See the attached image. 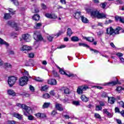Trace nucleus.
<instances>
[{"label": "nucleus", "instance_id": "55", "mask_svg": "<svg viewBox=\"0 0 124 124\" xmlns=\"http://www.w3.org/2000/svg\"><path fill=\"white\" fill-rule=\"evenodd\" d=\"M27 66H33V64L31 62H28L26 63Z\"/></svg>", "mask_w": 124, "mask_h": 124}, {"label": "nucleus", "instance_id": "37", "mask_svg": "<svg viewBox=\"0 0 124 124\" xmlns=\"http://www.w3.org/2000/svg\"><path fill=\"white\" fill-rule=\"evenodd\" d=\"M0 44L1 45L3 44L4 45H5L7 47H8V46H9V45L8 44V43L4 41V40H3L2 39H0Z\"/></svg>", "mask_w": 124, "mask_h": 124}, {"label": "nucleus", "instance_id": "38", "mask_svg": "<svg viewBox=\"0 0 124 124\" xmlns=\"http://www.w3.org/2000/svg\"><path fill=\"white\" fill-rule=\"evenodd\" d=\"M72 104L75 105L76 106H79L80 105V102L79 101H73Z\"/></svg>", "mask_w": 124, "mask_h": 124}, {"label": "nucleus", "instance_id": "54", "mask_svg": "<svg viewBox=\"0 0 124 124\" xmlns=\"http://www.w3.org/2000/svg\"><path fill=\"white\" fill-rule=\"evenodd\" d=\"M104 33L103 31H99L97 32V35L98 36H101V35H102V34Z\"/></svg>", "mask_w": 124, "mask_h": 124}, {"label": "nucleus", "instance_id": "64", "mask_svg": "<svg viewBox=\"0 0 124 124\" xmlns=\"http://www.w3.org/2000/svg\"><path fill=\"white\" fill-rule=\"evenodd\" d=\"M121 23H122L123 24H124V17H121V18L120 19V21Z\"/></svg>", "mask_w": 124, "mask_h": 124}, {"label": "nucleus", "instance_id": "18", "mask_svg": "<svg viewBox=\"0 0 124 124\" xmlns=\"http://www.w3.org/2000/svg\"><path fill=\"white\" fill-rule=\"evenodd\" d=\"M8 94L9 95H12V96H15L16 93L12 89H8L7 90Z\"/></svg>", "mask_w": 124, "mask_h": 124}, {"label": "nucleus", "instance_id": "17", "mask_svg": "<svg viewBox=\"0 0 124 124\" xmlns=\"http://www.w3.org/2000/svg\"><path fill=\"white\" fill-rule=\"evenodd\" d=\"M0 65L1 66H3V67H8L9 68H11V64L7 63H3V62H0Z\"/></svg>", "mask_w": 124, "mask_h": 124}, {"label": "nucleus", "instance_id": "63", "mask_svg": "<svg viewBox=\"0 0 124 124\" xmlns=\"http://www.w3.org/2000/svg\"><path fill=\"white\" fill-rule=\"evenodd\" d=\"M30 91H31L32 92H34V87L33 86L30 85Z\"/></svg>", "mask_w": 124, "mask_h": 124}, {"label": "nucleus", "instance_id": "32", "mask_svg": "<svg viewBox=\"0 0 124 124\" xmlns=\"http://www.w3.org/2000/svg\"><path fill=\"white\" fill-rule=\"evenodd\" d=\"M72 33H73V32H72V30L70 28L67 29V34L70 37L71 35H72Z\"/></svg>", "mask_w": 124, "mask_h": 124}, {"label": "nucleus", "instance_id": "43", "mask_svg": "<svg viewBox=\"0 0 124 124\" xmlns=\"http://www.w3.org/2000/svg\"><path fill=\"white\" fill-rule=\"evenodd\" d=\"M41 26H42L41 23H36L35 26V29H40Z\"/></svg>", "mask_w": 124, "mask_h": 124}, {"label": "nucleus", "instance_id": "59", "mask_svg": "<svg viewBox=\"0 0 124 124\" xmlns=\"http://www.w3.org/2000/svg\"><path fill=\"white\" fill-rule=\"evenodd\" d=\"M101 7H102L104 9L106 7V2H104L101 4Z\"/></svg>", "mask_w": 124, "mask_h": 124}, {"label": "nucleus", "instance_id": "53", "mask_svg": "<svg viewBox=\"0 0 124 124\" xmlns=\"http://www.w3.org/2000/svg\"><path fill=\"white\" fill-rule=\"evenodd\" d=\"M52 73L55 77H59V75L58 74V73L55 71H53Z\"/></svg>", "mask_w": 124, "mask_h": 124}, {"label": "nucleus", "instance_id": "45", "mask_svg": "<svg viewBox=\"0 0 124 124\" xmlns=\"http://www.w3.org/2000/svg\"><path fill=\"white\" fill-rule=\"evenodd\" d=\"M47 89H48V86L45 85V86L42 87L41 90V91L45 92V91H47Z\"/></svg>", "mask_w": 124, "mask_h": 124}, {"label": "nucleus", "instance_id": "8", "mask_svg": "<svg viewBox=\"0 0 124 124\" xmlns=\"http://www.w3.org/2000/svg\"><path fill=\"white\" fill-rule=\"evenodd\" d=\"M117 84H120V82H119L118 79L116 78V81L106 82L103 84V86H115Z\"/></svg>", "mask_w": 124, "mask_h": 124}, {"label": "nucleus", "instance_id": "29", "mask_svg": "<svg viewBox=\"0 0 124 124\" xmlns=\"http://www.w3.org/2000/svg\"><path fill=\"white\" fill-rule=\"evenodd\" d=\"M22 74L25 77H27V76H28L29 78H31V77H30V75L29 74V72L27 70H24L22 72Z\"/></svg>", "mask_w": 124, "mask_h": 124}, {"label": "nucleus", "instance_id": "57", "mask_svg": "<svg viewBox=\"0 0 124 124\" xmlns=\"http://www.w3.org/2000/svg\"><path fill=\"white\" fill-rule=\"evenodd\" d=\"M99 104L101 107H102L103 106H105V103L104 102L100 101L99 102Z\"/></svg>", "mask_w": 124, "mask_h": 124}, {"label": "nucleus", "instance_id": "2", "mask_svg": "<svg viewBox=\"0 0 124 124\" xmlns=\"http://www.w3.org/2000/svg\"><path fill=\"white\" fill-rule=\"evenodd\" d=\"M39 32L37 31H35L33 35V37L36 42H35V45H36V43H38V41H43V38L41 34H39Z\"/></svg>", "mask_w": 124, "mask_h": 124}, {"label": "nucleus", "instance_id": "11", "mask_svg": "<svg viewBox=\"0 0 124 124\" xmlns=\"http://www.w3.org/2000/svg\"><path fill=\"white\" fill-rule=\"evenodd\" d=\"M24 116L28 117V119L29 120V121H33L34 120V117L31 115V113L30 112H24Z\"/></svg>", "mask_w": 124, "mask_h": 124}, {"label": "nucleus", "instance_id": "48", "mask_svg": "<svg viewBox=\"0 0 124 124\" xmlns=\"http://www.w3.org/2000/svg\"><path fill=\"white\" fill-rule=\"evenodd\" d=\"M116 56L120 59V58H122L124 56V54L121 52H118L116 53Z\"/></svg>", "mask_w": 124, "mask_h": 124}, {"label": "nucleus", "instance_id": "25", "mask_svg": "<svg viewBox=\"0 0 124 124\" xmlns=\"http://www.w3.org/2000/svg\"><path fill=\"white\" fill-rule=\"evenodd\" d=\"M50 105H51V103L50 102L44 103L42 106L43 109H46V108H48Z\"/></svg>", "mask_w": 124, "mask_h": 124}, {"label": "nucleus", "instance_id": "39", "mask_svg": "<svg viewBox=\"0 0 124 124\" xmlns=\"http://www.w3.org/2000/svg\"><path fill=\"white\" fill-rule=\"evenodd\" d=\"M43 97L46 99H48V98H50V94L48 93H45L43 94Z\"/></svg>", "mask_w": 124, "mask_h": 124}, {"label": "nucleus", "instance_id": "3", "mask_svg": "<svg viewBox=\"0 0 124 124\" xmlns=\"http://www.w3.org/2000/svg\"><path fill=\"white\" fill-rule=\"evenodd\" d=\"M29 81V78L28 77H22L19 79V86H25L28 84Z\"/></svg>", "mask_w": 124, "mask_h": 124}, {"label": "nucleus", "instance_id": "5", "mask_svg": "<svg viewBox=\"0 0 124 124\" xmlns=\"http://www.w3.org/2000/svg\"><path fill=\"white\" fill-rule=\"evenodd\" d=\"M16 81H17V78L14 76L10 77L8 79V84L10 87H13L14 85H15Z\"/></svg>", "mask_w": 124, "mask_h": 124}, {"label": "nucleus", "instance_id": "49", "mask_svg": "<svg viewBox=\"0 0 124 124\" xmlns=\"http://www.w3.org/2000/svg\"><path fill=\"white\" fill-rule=\"evenodd\" d=\"M121 18L122 17L119 16H115V20H116L117 21H119V22H120Z\"/></svg>", "mask_w": 124, "mask_h": 124}, {"label": "nucleus", "instance_id": "16", "mask_svg": "<svg viewBox=\"0 0 124 124\" xmlns=\"http://www.w3.org/2000/svg\"><path fill=\"white\" fill-rule=\"evenodd\" d=\"M47 83L49 85H55L57 84V80L55 79H50L47 80Z\"/></svg>", "mask_w": 124, "mask_h": 124}, {"label": "nucleus", "instance_id": "27", "mask_svg": "<svg viewBox=\"0 0 124 124\" xmlns=\"http://www.w3.org/2000/svg\"><path fill=\"white\" fill-rule=\"evenodd\" d=\"M81 20L82 22L84 23L85 24H87V23H89V20H88L87 18L83 16H81Z\"/></svg>", "mask_w": 124, "mask_h": 124}, {"label": "nucleus", "instance_id": "13", "mask_svg": "<svg viewBox=\"0 0 124 124\" xmlns=\"http://www.w3.org/2000/svg\"><path fill=\"white\" fill-rule=\"evenodd\" d=\"M31 50V47L28 46H23L21 48V51H27V52H29Z\"/></svg>", "mask_w": 124, "mask_h": 124}, {"label": "nucleus", "instance_id": "10", "mask_svg": "<svg viewBox=\"0 0 124 124\" xmlns=\"http://www.w3.org/2000/svg\"><path fill=\"white\" fill-rule=\"evenodd\" d=\"M57 68L59 69V72L60 74H62L63 75H66V76H68V77H71L72 76V75L71 74H67L63 70L62 68H61V67H59V66H57Z\"/></svg>", "mask_w": 124, "mask_h": 124}, {"label": "nucleus", "instance_id": "47", "mask_svg": "<svg viewBox=\"0 0 124 124\" xmlns=\"http://www.w3.org/2000/svg\"><path fill=\"white\" fill-rule=\"evenodd\" d=\"M94 117L96 119H101V116H100V115L97 113L94 114Z\"/></svg>", "mask_w": 124, "mask_h": 124}, {"label": "nucleus", "instance_id": "42", "mask_svg": "<svg viewBox=\"0 0 124 124\" xmlns=\"http://www.w3.org/2000/svg\"><path fill=\"white\" fill-rule=\"evenodd\" d=\"M96 111H101L102 110V107L99 105H96L95 108Z\"/></svg>", "mask_w": 124, "mask_h": 124}, {"label": "nucleus", "instance_id": "28", "mask_svg": "<svg viewBox=\"0 0 124 124\" xmlns=\"http://www.w3.org/2000/svg\"><path fill=\"white\" fill-rule=\"evenodd\" d=\"M31 12L32 13H38V12H39V10H38V8L35 7V6H33V7L31 9Z\"/></svg>", "mask_w": 124, "mask_h": 124}, {"label": "nucleus", "instance_id": "1", "mask_svg": "<svg viewBox=\"0 0 124 124\" xmlns=\"http://www.w3.org/2000/svg\"><path fill=\"white\" fill-rule=\"evenodd\" d=\"M86 11L88 13H90L91 16H94L98 19H102L103 18H106V15L104 14H100L98 11H93L91 8H87Z\"/></svg>", "mask_w": 124, "mask_h": 124}, {"label": "nucleus", "instance_id": "30", "mask_svg": "<svg viewBox=\"0 0 124 124\" xmlns=\"http://www.w3.org/2000/svg\"><path fill=\"white\" fill-rule=\"evenodd\" d=\"M32 18L35 21H39V19H40V16L39 15L36 14L33 16Z\"/></svg>", "mask_w": 124, "mask_h": 124}, {"label": "nucleus", "instance_id": "23", "mask_svg": "<svg viewBox=\"0 0 124 124\" xmlns=\"http://www.w3.org/2000/svg\"><path fill=\"white\" fill-rule=\"evenodd\" d=\"M36 116L37 118H40L41 119H44L46 117V115L44 113H38L36 114Z\"/></svg>", "mask_w": 124, "mask_h": 124}, {"label": "nucleus", "instance_id": "34", "mask_svg": "<svg viewBox=\"0 0 124 124\" xmlns=\"http://www.w3.org/2000/svg\"><path fill=\"white\" fill-rule=\"evenodd\" d=\"M11 18V16H10V14L7 13L4 15V19L5 20H8Z\"/></svg>", "mask_w": 124, "mask_h": 124}, {"label": "nucleus", "instance_id": "19", "mask_svg": "<svg viewBox=\"0 0 124 124\" xmlns=\"http://www.w3.org/2000/svg\"><path fill=\"white\" fill-rule=\"evenodd\" d=\"M74 16L76 19H80V18H82V15H81V12H76L75 15H74Z\"/></svg>", "mask_w": 124, "mask_h": 124}, {"label": "nucleus", "instance_id": "15", "mask_svg": "<svg viewBox=\"0 0 124 124\" xmlns=\"http://www.w3.org/2000/svg\"><path fill=\"white\" fill-rule=\"evenodd\" d=\"M55 108L58 111H63V108H62V105L61 104L56 103L55 105Z\"/></svg>", "mask_w": 124, "mask_h": 124}, {"label": "nucleus", "instance_id": "14", "mask_svg": "<svg viewBox=\"0 0 124 124\" xmlns=\"http://www.w3.org/2000/svg\"><path fill=\"white\" fill-rule=\"evenodd\" d=\"M13 117L17 118V119H18V120H22V119H23V115L16 112H14L13 113Z\"/></svg>", "mask_w": 124, "mask_h": 124}, {"label": "nucleus", "instance_id": "62", "mask_svg": "<svg viewBox=\"0 0 124 124\" xmlns=\"http://www.w3.org/2000/svg\"><path fill=\"white\" fill-rule=\"evenodd\" d=\"M90 51H93L94 52V53L97 54V53H98V50H95V49H93V48H90Z\"/></svg>", "mask_w": 124, "mask_h": 124}, {"label": "nucleus", "instance_id": "46", "mask_svg": "<svg viewBox=\"0 0 124 124\" xmlns=\"http://www.w3.org/2000/svg\"><path fill=\"white\" fill-rule=\"evenodd\" d=\"M8 11L12 15H14V14H15V11L13 10V9L9 8Z\"/></svg>", "mask_w": 124, "mask_h": 124}, {"label": "nucleus", "instance_id": "52", "mask_svg": "<svg viewBox=\"0 0 124 124\" xmlns=\"http://www.w3.org/2000/svg\"><path fill=\"white\" fill-rule=\"evenodd\" d=\"M108 96L107 95V93H105V92H103L102 94V97H103V98H105V97H107Z\"/></svg>", "mask_w": 124, "mask_h": 124}, {"label": "nucleus", "instance_id": "58", "mask_svg": "<svg viewBox=\"0 0 124 124\" xmlns=\"http://www.w3.org/2000/svg\"><path fill=\"white\" fill-rule=\"evenodd\" d=\"M65 47H66V46H65L64 45H62L60 46H58L57 48H58V49H62V48H65Z\"/></svg>", "mask_w": 124, "mask_h": 124}, {"label": "nucleus", "instance_id": "51", "mask_svg": "<svg viewBox=\"0 0 124 124\" xmlns=\"http://www.w3.org/2000/svg\"><path fill=\"white\" fill-rule=\"evenodd\" d=\"M47 39L48 41L51 42V41H53V39H54V36H49L47 37Z\"/></svg>", "mask_w": 124, "mask_h": 124}, {"label": "nucleus", "instance_id": "7", "mask_svg": "<svg viewBox=\"0 0 124 124\" xmlns=\"http://www.w3.org/2000/svg\"><path fill=\"white\" fill-rule=\"evenodd\" d=\"M114 32H115V30L112 28V27H110L109 28H107L106 29V34L108 35H114Z\"/></svg>", "mask_w": 124, "mask_h": 124}, {"label": "nucleus", "instance_id": "20", "mask_svg": "<svg viewBox=\"0 0 124 124\" xmlns=\"http://www.w3.org/2000/svg\"><path fill=\"white\" fill-rule=\"evenodd\" d=\"M7 25H8L9 26H11V27H13L14 28H16V27H17L16 23L10 20L7 22Z\"/></svg>", "mask_w": 124, "mask_h": 124}, {"label": "nucleus", "instance_id": "24", "mask_svg": "<svg viewBox=\"0 0 124 124\" xmlns=\"http://www.w3.org/2000/svg\"><path fill=\"white\" fill-rule=\"evenodd\" d=\"M108 103H110V104H114V103H115V98L113 97H108Z\"/></svg>", "mask_w": 124, "mask_h": 124}, {"label": "nucleus", "instance_id": "40", "mask_svg": "<svg viewBox=\"0 0 124 124\" xmlns=\"http://www.w3.org/2000/svg\"><path fill=\"white\" fill-rule=\"evenodd\" d=\"M85 39H86V40H87V41H89L90 42H93L94 40V39L93 37H89L88 38H85Z\"/></svg>", "mask_w": 124, "mask_h": 124}, {"label": "nucleus", "instance_id": "9", "mask_svg": "<svg viewBox=\"0 0 124 124\" xmlns=\"http://www.w3.org/2000/svg\"><path fill=\"white\" fill-rule=\"evenodd\" d=\"M21 108L25 110V111H23L24 115H25V113H27V112H31V108L25 104H22Z\"/></svg>", "mask_w": 124, "mask_h": 124}, {"label": "nucleus", "instance_id": "41", "mask_svg": "<svg viewBox=\"0 0 124 124\" xmlns=\"http://www.w3.org/2000/svg\"><path fill=\"white\" fill-rule=\"evenodd\" d=\"M78 45L79 46H83V47H86V48H90V46L86 44L79 43L78 44Z\"/></svg>", "mask_w": 124, "mask_h": 124}, {"label": "nucleus", "instance_id": "50", "mask_svg": "<svg viewBox=\"0 0 124 124\" xmlns=\"http://www.w3.org/2000/svg\"><path fill=\"white\" fill-rule=\"evenodd\" d=\"M41 7L42 8V9H47V6L45 5L44 3H42L41 4Z\"/></svg>", "mask_w": 124, "mask_h": 124}, {"label": "nucleus", "instance_id": "26", "mask_svg": "<svg viewBox=\"0 0 124 124\" xmlns=\"http://www.w3.org/2000/svg\"><path fill=\"white\" fill-rule=\"evenodd\" d=\"M121 29L122 28H121V27H117L116 29L114 30L113 35H115L116 34H119V33H120L119 31H121Z\"/></svg>", "mask_w": 124, "mask_h": 124}, {"label": "nucleus", "instance_id": "12", "mask_svg": "<svg viewBox=\"0 0 124 124\" xmlns=\"http://www.w3.org/2000/svg\"><path fill=\"white\" fill-rule=\"evenodd\" d=\"M45 16L49 19H57V16L54 14L46 13L45 14Z\"/></svg>", "mask_w": 124, "mask_h": 124}, {"label": "nucleus", "instance_id": "21", "mask_svg": "<svg viewBox=\"0 0 124 124\" xmlns=\"http://www.w3.org/2000/svg\"><path fill=\"white\" fill-rule=\"evenodd\" d=\"M80 98L81 100L83 101V102H88V101H89V98L86 96L85 95H81Z\"/></svg>", "mask_w": 124, "mask_h": 124}, {"label": "nucleus", "instance_id": "31", "mask_svg": "<svg viewBox=\"0 0 124 124\" xmlns=\"http://www.w3.org/2000/svg\"><path fill=\"white\" fill-rule=\"evenodd\" d=\"M71 41H73V42H77L79 41V38L77 36H73L72 37L71 39Z\"/></svg>", "mask_w": 124, "mask_h": 124}, {"label": "nucleus", "instance_id": "56", "mask_svg": "<svg viewBox=\"0 0 124 124\" xmlns=\"http://www.w3.org/2000/svg\"><path fill=\"white\" fill-rule=\"evenodd\" d=\"M29 58H33L34 57V54L33 53L31 52L28 55Z\"/></svg>", "mask_w": 124, "mask_h": 124}, {"label": "nucleus", "instance_id": "60", "mask_svg": "<svg viewBox=\"0 0 124 124\" xmlns=\"http://www.w3.org/2000/svg\"><path fill=\"white\" fill-rule=\"evenodd\" d=\"M7 124H15V122H14V121H8L7 122Z\"/></svg>", "mask_w": 124, "mask_h": 124}, {"label": "nucleus", "instance_id": "36", "mask_svg": "<svg viewBox=\"0 0 124 124\" xmlns=\"http://www.w3.org/2000/svg\"><path fill=\"white\" fill-rule=\"evenodd\" d=\"M34 80H35V81H36L37 82H43V81H44V80L41 78H40V77H35L34 78Z\"/></svg>", "mask_w": 124, "mask_h": 124}, {"label": "nucleus", "instance_id": "22", "mask_svg": "<svg viewBox=\"0 0 124 124\" xmlns=\"http://www.w3.org/2000/svg\"><path fill=\"white\" fill-rule=\"evenodd\" d=\"M62 90L64 92V93L65 94H69L70 93V91H69V89L67 88V87H62Z\"/></svg>", "mask_w": 124, "mask_h": 124}, {"label": "nucleus", "instance_id": "6", "mask_svg": "<svg viewBox=\"0 0 124 124\" xmlns=\"http://www.w3.org/2000/svg\"><path fill=\"white\" fill-rule=\"evenodd\" d=\"M22 39L25 41L26 42H30L31 39V36L29 33H25L22 35Z\"/></svg>", "mask_w": 124, "mask_h": 124}, {"label": "nucleus", "instance_id": "33", "mask_svg": "<svg viewBox=\"0 0 124 124\" xmlns=\"http://www.w3.org/2000/svg\"><path fill=\"white\" fill-rule=\"evenodd\" d=\"M124 88H123L122 87L118 86L116 88V89H115V91L117 93H120L122 92V91H124Z\"/></svg>", "mask_w": 124, "mask_h": 124}, {"label": "nucleus", "instance_id": "4", "mask_svg": "<svg viewBox=\"0 0 124 124\" xmlns=\"http://www.w3.org/2000/svg\"><path fill=\"white\" fill-rule=\"evenodd\" d=\"M88 89H89V87L87 85L78 86L77 90V93L78 94H83V92H84V91H87Z\"/></svg>", "mask_w": 124, "mask_h": 124}, {"label": "nucleus", "instance_id": "35", "mask_svg": "<svg viewBox=\"0 0 124 124\" xmlns=\"http://www.w3.org/2000/svg\"><path fill=\"white\" fill-rule=\"evenodd\" d=\"M19 94L20 95H22L24 97H29V96H30V94H28L26 93L20 92Z\"/></svg>", "mask_w": 124, "mask_h": 124}, {"label": "nucleus", "instance_id": "61", "mask_svg": "<svg viewBox=\"0 0 124 124\" xmlns=\"http://www.w3.org/2000/svg\"><path fill=\"white\" fill-rule=\"evenodd\" d=\"M103 112L104 114H106V115H107L108 114V113H109V112H108V110H107V109H106V108L103 109Z\"/></svg>", "mask_w": 124, "mask_h": 124}, {"label": "nucleus", "instance_id": "44", "mask_svg": "<svg viewBox=\"0 0 124 124\" xmlns=\"http://www.w3.org/2000/svg\"><path fill=\"white\" fill-rule=\"evenodd\" d=\"M11 1L13 2L15 5H19V2H18V0H11Z\"/></svg>", "mask_w": 124, "mask_h": 124}]
</instances>
